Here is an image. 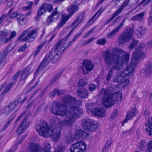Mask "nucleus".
Returning <instances> with one entry per match:
<instances>
[{"label":"nucleus","instance_id":"nucleus-20","mask_svg":"<svg viewBox=\"0 0 152 152\" xmlns=\"http://www.w3.org/2000/svg\"><path fill=\"white\" fill-rule=\"evenodd\" d=\"M31 68L29 67L26 68L22 71L20 72V80L21 81H25L28 77L31 72Z\"/></svg>","mask_w":152,"mask_h":152},{"label":"nucleus","instance_id":"nucleus-43","mask_svg":"<svg viewBox=\"0 0 152 152\" xmlns=\"http://www.w3.org/2000/svg\"><path fill=\"white\" fill-rule=\"evenodd\" d=\"M45 7L46 8L47 11L49 12H51L53 9L52 5L51 4H46L45 3Z\"/></svg>","mask_w":152,"mask_h":152},{"label":"nucleus","instance_id":"nucleus-19","mask_svg":"<svg viewBox=\"0 0 152 152\" xmlns=\"http://www.w3.org/2000/svg\"><path fill=\"white\" fill-rule=\"evenodd\" d=\"M79 5L80 4H77L75 2L74 4L68 7L67 10V11L69 13V14L72 16L74 13L78 12L80 9Z\"/></svg>","mask_w":152,"mask_h":152},{"label":"nucleus","instance_id":"nucleus-53","mask_svg":"<svg viewBox=\"0 0 152 152\" xmlns=\"http://www.w3.org/2000/svg\"><path fill=\"white\" fill-rule=\"evenodd\" d=\"M112 143V141L111 140H109L108 141L106 144L104 145V146L107 148H110L111 147V145Z\"/></svg>","mask_w":152,"mask_h":152},{"label":"nucleus","instance_id":"nucleus-30","mask_svg":"<svg viewBox=\"0 0 152 152\" xmlns=\"http://www.w3.org/2000/svg\"><path fill=\"white\" fill-rule=\"evenodd\" d=\"M148 124H146L148 125L146 128V132L149 135H152V118H151L148 120Z\"/></svg>","mask_w":152,"mask_h":152},{"label":"nucleus","instance_id":"nucleus-1","mask_svg":"<svg viewBox=\"0 0 152 152\" xmlns=\"http://www.w3.org/2000/svg\"><path fill=\"white\" fill-rule=\"evenodd\" d=\"M60 100L61 103L58 101L54 102L50 108L51 112L56 115L61 117L66 115L65 119L59 121L55 128L53 127L51 135L55 142L61 138L62 129L73 124L83 112L80 108L81 105L80 100H76L75 98L70 95L61 97Z\"/></svg>","mask_w":152,"mask_h":152},{"label":"nucleus","instance_id":"nucleus-27","mask_svg":"<svg viewBox=\"0 0 152 152\" xmlns=\"http://www.w3.org/2000/svg\"><path fill=\"white\" fill-rule=\"evenodd\" d=\"M145 75L150 76L152 73V59L145 65V69L144 70Z\"/></svg>","mask_w":152,"mask_h":152},{"label":"nucleus","instance_id":"nucleus-63","mask_svg":"<svg viewBox=\"0 0 152 152\" xmlns=\"http://www.w3.org/2000/svg\"><path fill=\"white\" fill-rule=\"evenodd\" d=\"M63 148L61 146H58L57 148L55 150V152H62Z\"/></svg>","mask_w":152,"mask_h":152},{"label":"nucleus","instance_id":"nucleus-37","mask_svg":"<svg viewBox=\"0 0 152 152\" xmlns=\"http://www.w3.org/2000/svg\"><path fill=\"white\" fill-rule=\"evenodd\" d=\"M58 95L62 94V91L56 89H54L53 91L50 92L51 95L52 96H54L56 94Z\"/></svg>","mask_w":152,"mask_h":152},{"label":"nucleus","instance_id":"nucleus-60","mask_svg":"<svg viewBox=\"0 0 152 152\" xmlns=\"http://www.w3.org/2000/svg\"><path fill=\"white\" fill-rule=\"evenodd\" d=\"M27 136V134H25L22 136L21 137L20 139V140L19 141L18 143H22V142L26 138V136Z\"/></svg>","mask_w":152,"mask_h":152},{"label":"nucleus","instance_id":"nucleus-47","mask_svg":"<svg viewBox=\"0 0 152 152\" xmlns=\"http://www.w3.org/2000/svg\"><path fill=\"white\" fill-rule=\"evenodd\" d=\"M134 131V129L132 128L128 131H126L125 132H123L122 134H123V135H124L128 133L129 135H130L132 134L133 133Z\"/></svg>","mask_w":152,"mask_h":152},{"label":"nucleus","instance_id":"nucleus-34","mask_svg":"<svg viewBox=\"0 0 152 152\" xmlns=\"http://www.w3.org/2000/svg\"><path fill=\"white\" fill-rule=\"evenodd\" d=\"M145 29H143L142 28L139 27L137 29L136 34L139 37H141V36L144 33Z\"/></svg>","mask_w":152,"mask_h":152},{"label":"nucleus","instance_id":"nucleus-18","mask_svg":"<svg viewBox=\"0 0 152 152\" xmlns=\"http://www.w3.org/2000/svg\"><path fill=\"white\" fill-rule=\"evenodd\" d=\"M47 58L51 61L52 62L55 63L59 59V56L58 52L56 50H53L49 54L48 56H47Z\"/></svg>","mask_w":152,"mask_h":152},{"label":"nucleus","instance_id":"nucleus-31","mask_svg":"<svg viewBox=\"0 0 152 152\" xmlns=\"http://www.w3.org/2000/svg\"><path fill=\"white\" fill-rule=\"evenodd\" d=\"M145 12H142L133 17L132 18V20H133L141 21L143 18V16Z\"/></svg>","mask_w":152,"mask_h":152},{"label":"nucleus","instance_id":"nucleus-10","mask_svg":"<svg viewBox=\"0 0 152 152\" xmlns=\"http://www.w3.org/2000/svg\"><path fill=\"white\" fill-rule=\"evenodd\" d=\"M133 37V31L130 28L126 29L118 39L119 44L129 42Z\"/></svg>","mask_w":152,"mask_h":152},{"label":"nucleus","instance_id":"nucleus-52","mask_svg":"<svg viewBox=\"0 0 152 152\" xmlns=\"http://www.w3.org/2000/svg\"><path fill=\"white\" fill-rule=\"evenodd\" d=\"M19 14H18V13L16 12H14L13 13H12L11 15H10V17L12 18H15L17 17V16Z\"/></svg>","mask_w":152,"mask_h":152},{"label":"nucleus","instance_id":"nucleus-40","mask_svg":"<svg viewBox=\"0 0 152 152\" xmlns=\"http://www.w3.org/2000/svg\"><path fill=\"white\" fill-rule=\"evenodd\" d=\"M106 40L104 38L99 39L97 41L96 43L98 45H103L106 43Z\"/></svg>","mask_w":152,"mask_h":152},{"label":"nucleus","instance_id":"nucleus-11","mask_svg":"<svg viewBox=\"0 0 152 152\" xmlns=\"http://www.w3.org/2000/svg\"><path fill=\"white\" fill-rule=\"evenodd\" d=\"M39 147L37 144L34 143H30L28 147V150L31 152H39ZM50 148L48 142L45 143L40 150V152H50Z\"/></svg>","mask_w":152,"mask_h":152},{"label":"nucleus","instance_id":"nucleus-21","mask_svg":"<svg viewBox=\"0 0 152 152\" xmlns=\"http://www.w3.org/2000/svg\"><path fill=\"white\" fill-rule=\"evenodd\" d=\"M55 50H58V52L60 53H63L66 49L64 41L63 40H59L55 46Z\"/></svg>","mask_w":152,"mask_h":152},{"label":"nucleus","instance_id":"nucleus-17","mask_svg":"<svg viewBox=\"0 0 152 152\" xmlns=\"http://www.w3.org/2000/svg\"><path fill=\"white\" fill-rule=\"evenodd\" d=\"M126 19V18H125L117 26L107 35V38L108 39H109L114 36L123 27Z\"/></svg>","mask_w":152,"mask_h":152},{"label":"nucleus","instance_id":"nucleus-59","mask_svg":"<svg viewBox=\"0 0 152 152\" xmlns=\"http://www.w3.org/2000/svg\"><path fill=\"white\" fill-rule=\"evenodd\" d=\"M94 39V37H91L87 41H85V43L86 44H87L91 42Z\"/></svg>","mask_w":152,"mask_h":152},{"label":"nucleus","instance_id":"nucleus-61","mask_svg":"<svg viewBox=\"0 0 152 152\" xmlns=\"http://www.w3.org/2000/svg\"><path fill=\"white\" fill-rule=\"evenodd\" d=\"M16 35V33L15 31H13L11 32V35L9 37L10 39H11L13 37H14Z\"/></svg>","mask_w":152,"mask_h":152},{"label":"nucleus","instance_id":"nucleus-7","mask_svg":"<svg viewBox=\"0 0 152 152\" xmlns=\"http://www.w3.org/2000/svg\"><path fill=\"white\" fill-rule=\"evenodd\" d=\"M96 106L95 103H88L86 104V108L88 112H91L92 115L96 116L98 117H102L105 115V111L102 107H97L94 108Z\"/></svg>","mask_w":152,"mask_h":152},{"label":"nucleus","instance_id":"nucleus-56","mask_svg":"<svg viewBox=\"0 0 152 152\" xmlns=\"http://www.w3.org/2000/svg\"><path fill=\"white\" fill-rule=\"evenodd\" d=\"M7 16L5 14L3 15L0 18V24L2 23V21L4 20L6 18Z\"/></svg>","mask_w":152,"mask_h":152},{"label":"nucleus","instance_id":"nucleus-42","mask_svg":"<svg viewBox=\"0 0 152 152\" xmlns=\"http://www.w3.org/2000/svg\"><path fill=\"white\" fill-rule=\"evenodd\" d=\"M148 148L146 150V152H151L150 149H152V140L149 142L147 144Z\"/></svg>","mask_w":152,"mask_h":152},{"label":"nucleus","instance_id":"nucleus-48","mask_svg":"<svg viewBox=\"0 0 152 152\" xmlns=\"http://www.w3.org/2000/svg\"><path fill=\"white\" fill-rule=\"evenodd\" d=\"M150 113L148 109H145L144 111V115L146 118H148L150 115Z\"/></svg>","mask_w":152,"mask_h":152},{"label":"nucleus","instance_id":"nucleus-5","mask_svg":"<svg viewBox=\"0 0 152 152\" xmlns=\"http://www.w3.org/2000/svg\"><path fill=\"white\" fill-rule=\"evenodd\" d=\"M37 30L29 28L24 31L19 37V41L25 42L27 41L28 42L34 41L37 35Z\"/></svg>","mask_w":152,"mask_h":152},{"label":"nucleus","instance_id":"nucleus-12","mask_svg":"<svg viewBox=\"0 0 152 152\" xmlns=\"http://www.w3.org/2000/svg\"><path fill=\"white\" fill-rule=\"evenodd\" d=\"M26 112H23L21 115H20L17 120L16 121H18L21 118L23 117L24 119L21 122V124L18 128L17 133L18 134H20L23 133L25 130L28 128L30 126V123L27 121V119L26 118L25 114Z\"/></svg>","mask_w":152,"mask_h":152},{"label":"nucleus","instance_id":"nucleus-50","mask_svg":"<svg viewBox=\"0 0 152 152\" xmlns=\"http://www.w3.org/2000/svg\"><path fill=\"white\" fill-rule=\"evenodd\" d=\"M9 34L7 32L2 31L0 32V34L3 37H6Z\"/></svg>","mask_w":152,"mask_h":152},{"label":"nucleus","instance_id":"nucleus-2","mask_svg":"<svg viewBox=\"0 0 152 152\" xmlns=\"http://www.w3.org/2000/svg\"><path fill=\"white\" fill-rule=\"evenodd\" d=\"M125 50L118 48H115L113 50L112 53L108 51L104 52L103 56L104 62L108 66H111L114 63L107 74L106 80H109L115 70L118 71L121 69L123 65L128 63L129 60V54L126 52L124 55L121 56L120 55L124 53Z\"/></svg>","mask_w":152,"mask_h":152},{"label":"nucleus","instance_id":"nucleus-23","mask_svg":"<svg viewBox=\"0 0 152 152\" xmlns=\"http://www.w3.org/2000/svg\"><path fill=\"white\" fill-rule=\"evenodd\" d=\"M77 93L78 96L80 98L85 99L86 98L88 95L87 90L83 88H79L77 90Z\"/></svg>","mask_w":152,"mask_h":152},{"label":"nucleus","instance_id":"nucleus-15","mask_svg":"<svg viewBox=\"0 0 152 152\" xmlns=\"http://www.w3.org/2000/svg\"><path fill=\"white\" fill-rule=\"evenodd\" d=\"M130 0H125L123 2L122 4L121 5L118 9L111 15V17L109 19H108L106 22V24L109 23L115 17L118 15L120 13L122 12L123 10L125 9L128 5Z\"/></svg>","mask_w":152,"mask_h":152},{"label":"nucleus","instance_id":"nucleus-57","mask_svg":"<svg viewBox=\"0 0 152 152\" xmlns=\"http://www.w3.org/2000/svg\"><path fill=\"white\" fill-rule=\"evenodd\" d=\"M45 41L42 42L41 44H40L39 46H38L37 49L39 51L43 47L45 44Z\"/></svg>","mask_w":152,"mask_h":152},{"label":"nucleus","instance_id":"nucleus-16","mask_svg":"<svg viewBox=\"0 0 152 152\" xmlns=\"http://www.w3.org/2000/svg\"><path fill=\"white\" fill-rule=\"evenodd\" d=\"M57 10V8L56 7L51 14L48 17L47 21L48 25L50 24L53 22L56 21L59 18L60 15Z\"/></svg>","mask_w":152,"mask_h":152},{"label":"nucleus","instance_id":"nucleus-25","mask_svg":"<svg viewBox=\"0 0 152 152\" xmlns=\"http://www.w3.org/2000/svg\"><path fill=\"white\" fill-rule=\"evenodd\" d=\"M137 110L136 108H134L132 109L128 113L126 118L124 121V123H126L128 120L137 114Z\"/></svg>","mask_w":152,"mask_h":152},{"label":"nucleus","instance_id":"nucleus-3","mask_svg":"<svg viewBox=\"0 0 152 152\" xmlns=\"http://www.w3.org/2000/svg\"><path fill=\"white\" fill-rule=\"evenodd\" d=\"M99 96L102 97L101 103L102 106L106 108L110 107L113 105L115 101H121L122 97L121 92L110 94L109 91L104 88L100 91Z\"/></svg>","mask_w":152,"mask_h":152},{"label":"nucleus","instance_id":"nucleus-64","mask_svg":"<svg viewBox=\"0 0 152 152\" xmlns=\"http://www.w3.org/2000/svg\"><path fill=\"white\" fill-rule=\"evenodd\" d=\"M12 122L9 119V121L7 122L4 126V129H5L7 128Z\"/></svg>","mask_w":152,"mask_h":152},{"label":"nucleus","instance_id":"nucleus-39","mask_svg":"<svg viewBox=\"0 0 152 152\" xmlns=\"http://www.w3.org/2000/svg\"><path fill=\"white\" fill-rule=\"evenodd\" d=\"M87 83L86 80L83 79H81L79 80L78 82V86L83 87L86 85Z\"/></svg>","mask_w":152,"mask_h":152},{"label":"nucleus","instance_id":"nucleus-36","mask_svg":"<svg viewBox=\"0 0 152 152\" xmlns=\"http://www.w3.org/2000/svg\"><path fill=\"white\" fill-rule=\"evenodd\" d=\"M13 85L11 82H10L9 84L7 86L4 91L1 94V95L4 94L8 92L11 88L12 86Z\"/></svg>","mask_w":152,"mask_h":152},{"label":"nucleus","instance_id":"nucleus-28","mask_svg":"<svg viewBox=\"0 0 152 152\" xmlns=\"http://www.w3.org/2000/svg\"><path fill=\"white\" fill-rule=\"evenodd\" d=\"M85 134H86V132L82 130H78L75 132L74 135L73 136L75 139H80L81 138H83Z\"/></svg>","mask_w":152,"mask_h":152},{"label":"nucleus","instance_id":"nucleus-45","mask_svg":"<svg viewBox=\"0 0 152 152\" xmlns=\"http://www.w3.org/2000/svg\"><path fill=\"white\" fill-rule=\"evenodd\" d=\"M118 111L117 110H114L111 117V118L112 119H115L118 116Z\"/></svg>","mask_w":152,"mask_h":152},{"label":"nucleus","instance_id":"nucleus-35","mask_svg":"<svg viewBox=\"0 0 152 152\" xmlns=\"http://www.w3.org/2000/svg\"><path fill=\"white\" fill-rule=\"evenodd\" d=\"M20 72V71L18 72L13 76L12 78V81L11 83L13 85L16 83L17 80L18 79Z\"/></svg>","mask_w":152,"mask_h":152},{"label":"nucleus","instance_id":"nucleus-41","mask_svg":"<svg viewBox=\"0 0 152 152\" xmlns=\"http://www.w3.org/2000/svg\"><path fill=\"white\" fill-rule=\"evenodd\" d=\"M6 56L5 52L0 53V63L3 61Z\"/></svg>","mask_w":152,"mask_h":152},{"label":"nucleus","instance_id":"nucleus-8","mask_svg":"<svg viewBox=\"0 0 152 152\" xmlns=\"http://www.w3.org/2000/svg\"><path fill=\"white\" fill-rule=\"evenodd\" d=\"M145 46L143 43H141L137 51L134 52L132 55V59L131 60V63L130 64L132 65H134V66H137V64L138 62V59L140 57L142 58H145V54L144 52L141 50Z\"/></svg>","mask_w":152,"mask_h":152},{"label":"nucleus","instance_id":"nucleus-4","mask_svg":"<svg viewBox=\"0 0 152 152\" xmlns=\"http://www.w3.org/2000/svg\"><path fill=\"white\" fill-rule=\"evenodd\" d=\"M136 66L130 64L127 66L120 74H117L113 79V82L118 83L120 87H124L129 84V80L124 79L128 76H132L134 72V69Z\"/></svg>","mask_w":152,"mask_h":152},{"label":"nucleus","instance_id":"nucleus-32","mask_svg":"<svg viewBox=\"0 0 152 152\" xmlns=\"http://www.w3.org/2000/svg\"><path fill=\"white\" fill-rule=\"evenodd\" d=\"M45 3L43 4L39 7L37 13L38 15H42L46 12L45 9Z\"/></svg>","mask_w":152,"mask_h":152},{"label":"nucleus","instance_id":"nucleus-6","mask_svg":"<svg viewBox=\"0 0 152 152\" xmlns=\"http://www.w3.org/2000/svg\"><path fill=\"white\" fill-rule=\"evenodd\" d=\"M36 130L39 135L44 137H49L51 136L53 127L50 126L45 122L40 123L36 126Z\"/></svg>","mask_w":152,"mask_h":152},{"label":"nucleus","instance_id":"nucleus-54","mask_svg":"<svg viewBox=\"0 0 152 152\" xmlns=\"http://www.w3.org/2000/svg\"><path fill=\"white\" fill-rule=\"evenodd\" d=\"M26 48V44H25L23 46L20 47L19 49L18 50L19 52H23L24 51Z\"/></svg>","mask_w":152,"mask_h":152},{"label":"nucleus","instance_id":"nucleus-9","mask_svg":"<svg viewBox=\"0 0 152 152\" xmlns=\"http://www.w3.org/2000/svg\"><path fill=\"white\" fill-rule=\"evenodd\" d=\"M82 123L83 129L87 131H94L99 126V123L97 121L88 118L83 119Z\"/></svg>","mask_w":152,"mask_h":152},{"label":"nucleus","instance_id":"nucleus-38","mask_svg":"<svg viewBox=\"0 0 152 152\" xmlns=\"http://www.w3.org/2000/svg\"><path fill=\"white\" fill-rule=\"evenodd\" d=\"M33 4V1H28V6H25L23 7V9L26 11L27 10H32V5Z\"/></svg>","mask_w":152,"mask_h":152},{"label":"nucleus","instance_id":"nucleus-33","mask_svg":"<svg viewBox=\"0 0 152 152\" xmlns=\"http://www.w3.org/2000/svg\"><path fill=\"white\" fill-rule=\"evenodd\" d=\"M72 16L69 13L67 15L65 14H63L61 16V20L65 23Z\"/></svg>","mask_w":152,"mask_h":152},{"label":"nucleus","instance_id":"nucleus-55","mask_svg":"<svg viewBox=\"0 0 152 152\" xmlns=\"http://www.w3.org/2000/svg\"><path fill=\"white\" fill-rule=\"evenodd\" d=\"M11 39L9 37L7 38V37H2V41L4 43H7L9 41H10Z\"/></svg>","mask_w":152,"mask_h":152},{"label":"nucleus","instance_id":"nucleus-24","mask_svg":"<svg viewBox=\"0 0 152 152\" xmlns=\"http://www.w3.org/2000/svg\"><path fill=\"white\" fill-rule=\"evenodd\" d=\"M17 20L20 25H24L28 20V18L25 15L19 14L16 18Z\"/></svg>","mask_w":152,"mask_h":152},{"label":"nucleus","instance_id":"nucleus-49","mask_svg":"<svg viewBox=\"0 0 152 152\" xmlns=\"http://www.w3.org/2000/svg\"><path fill=\"white\" fill-rule=\"evenodd\" d=\"M81 34V33L80 32H79L77 34H76L74 37L73 39H72V42H75L80 37Z\"/></svg>","mask_w":152,"mask_h":152},{"label":"nucleus","instance_id":"nucleus-22","mask_svg":"<svg viewBox=\"0 0 152 152\" xmlns=\"http://www.w3.org/2000/svg\"><path fill=\"white\" fill-rule=\"evenodd\" d=\"M16 106L15 102H10L3 110V113L5 114H7L10 113L14 109Z\"/></svg>","mask_w":152,"mask_h":152},{"label":"nucleus","instance_id":"nucleus-51","mask_svg":"<svg viewBox=\"0 0 152 152\" xmlns=\"http://www.w3.org/2000/svg\"><path fill=\"white\" fill-rule=\"evenodd\" d=\"M74 138V137H72L70 136H68L66 138V140L68 142L71 143L73 142Z\"/></svg>","mask_w":152,"mask_h":152},{"label":"nucleus","instance_id":"nucleus-14","mask_svg":"<svg viewBox=\"0 0 152 152\" xmlns=\"http://www.w3.org/2000/svg\"><path fill=\"white\" fill-rule=\"evenodd\" d=\"M84 14L83 12H79L78 14L77 18L71 24V27H72L75 25L76 26L70 31L67 35V38H68L73 33L74 29L84 19Z\"/></svg>","mask_w":152,"mask_h":152},{"label":"nucleus","instance_id":"nucleus-26","mask_svg":"<svg viewBox=\"0 0 152 152\" xmlns=\"http://www.w3.org/2000/svg\"><path fill=\"white\" fill-rule=\"evenodd\" d=\"M83 65L87 71H91L94 66L93 64L90 60H84Z\"/></svg>","mask_w":152,"mask_h":152},{"label":"nucleus","instance_id":"nucleus-13","mask_svg":"<svg viewBox=\"0 0 152 152\" xmlns=\"http://www.w3.org/2000/svg\"><path fill=\"white\" fill-rule=\"evenodd\" d=\"M86 148V145L82 140H80L74 143L71 146V152H84Z\"/></svg>","mask_w":152,"mask_h":152},{"label":"nucleus","instance_id":"nucleus-58","mask_svg":"<svg viewBox=\"0 0 152 152\" xmlns=\"http://www.w3.org/2000/svg\"><path fill=\"white\" fill-rule=\"evenodd\" d=\"M65 23L63 22L61 20V22L58 23L57 26V28H60L63 26Z\"/></svg>","mask_w":152,"mask_h":152},{"label":"nucleus","instance_id":"nucleus-44","mask_svg":"<svg viewBox=\"0 0 152 152\" xmlns=\"http://www.w3.org/2000/svg\"><path fill=\"white\" fill-rule=\"evenodd\" d=\"M138 42L136 40H133L129 47L130 49H132L134 46L138 43Z\"/></svg>","mask_w":152,"mask_h":152},{"label":"nucleus","instance_id":"nucleus-29","mask_svg":"<svg viewBox=\"0 0 152 152\" xmlns=\"http://www.w3.org/2000/svg\"><path fill=\"white\" fill-rule=\"evenodd\" d=\"M50 61V60L47 58V56H46L43 60L40 63L39 67L38 69L41 70L43 69L46 67Z\"/></svg>","mask_w":152,"mask_h":152},{"label":"nucleus","instance_id":"nucleus-62","mask_svg":"<svg viewBox=\"0 0 152 152\" xmlns=\"http://www.w3.org/2000/svg\"><path fill=\"white\" fill-rule=\"evenodd\" d=\"M83 138H86L87 139H90L92 137L91 135L90 134H88L86 132V134H85Z\"/></svg>","mask_w":152,"mask_h":152},{"label":"nucleus","instance_id":"nucleus-46","mask_svg":"<svg viewBox=\"0 0 152 152\" xmlns=\"http://www.w3.org/2000/svg\"><path fill=\"white\" fill-rule=\"evenodd\" d=\"M97 88V86L94 84H91L89 86V90L90 91H93Z\"/></svg>","mask_w":152,"mask_h":152}]
</instances>
